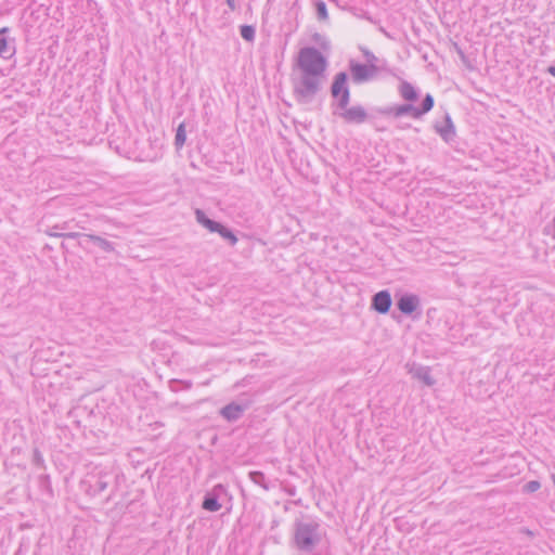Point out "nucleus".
Here are the masks:
<instances>
[{
    "label": "nucleus",
    "instance_id": "1",
    "mask_svg": "<svg viewBox=\"0 0 555 555\" xmlns=\"http://www.w3.org/2000/svg\"><path fill=\"white\" fill-rule=\"evenodd\" d=\"M296 66L300 74L292 78L294 95L299 103H310L322 89L327 60L317 48L305 47L298 52Z\"/></svg>",
    "mask_w": 555,
    "mask_h": 555
},
{
    "label": "nucleus",
    "instance_id": "2",
    "mask_svg": "<svg viewBox=\"0 0 555 555\" xmlns=\"http://www.w3.org/2000/svg\"><path fill=\"white\" fill-rule=\"evenodd\" d=\"M322 535L320 524L310 517L294 522L293 543L302 553H311L320 544Z\"/></svg>",
    "mask_w": 555,
    "mask_h": 555
},
{
    "label": "nucleus",
    "instance_id": "3",
    "mask_svg": "<svg viewBox=\"0 0 555 555\" xmlns=\"http://www.w3.org/2000/svg\"><path fill=\"white\" fill-rule=\"evenodd\" d=\"M331 95L335 100L332 104L334 115H336V112H344L349 107L351 93L346 72H339L334 76L331 85Z\"/></svg>",
    "mask_w": 555,
    "mask_h": 555
},
{
    "label": "nucleus",
    "instance_id": "4",
    "mask_svg": "<svg viewBox=\"0 0 555 555\" xmlns=\"http://www.w3.org/2000/svg\"><path fill=\"white\" fill-rule=\"evenodd\" d=\"M348 69L352 83L358 86L373 81L380 72V67H375L372 64H363L354 60H349Z\"/></svg>",
    "mask_w": 555,
    "mask_h": 555
},
{
    "label": "nucleus",
    "instance_id": "5",
    "mask_svg": "<svg viewBox=\"0 0 555 555\" xmlns=\"http://www.w3.org/2000/svg\"><path fill=\"white\" fill-rule=\"evenodd\" d=\"M413 102H408L401 105L386 106L378 109V113L384 116H392L395 118H399L405 115L411 116L414 119H420L418 107L412 104Z\"/></svg>",
    "mask_w": 555,
    "mask_h": 555
},
{
    "label": "nucleus",
    "instance_id": "6",
    "mask_svg": "<svg viewBox=\"0 0 555 555\" xmlns=\"http://www.w3.org/2000/svg\"><path fill=\"white\" fill-rule=\"evenodd\" d=\"M336 116L340 117L347 124H363L367 120L369 114L362 105H353L344 112H336Z\"/></svg>",
    "mask_w": 555,
    "mask_h": 555
},
{
    "label": "nucleus",
    "instance_id": "7",
    "mask_svg": "<svg viewBox=\"0 0 555 555\" xmlns=\"http://www.w3.org/2000/svg\"><path fill=\"white\" fill-rule=\"evenodd\" d=\"M391 304L392 299L389 291L384 289L373 295L371 308L380 314H386L389 312Z\"/></svg>",
    "mask_w": 555,
    "mask_h": 555
},
{
    "label": "nucleus",
    "instance_id": "8",
    "mask_svg": "<svg viewBox=\"0 0 555 555\" xmlns=\"http://www.w3.org/2000/svg\"><path fill=\"white\" fill-rule=\"evenodd\" d=\"M421 306V299L415 294H403L397 300V307L405 315H412Z\"/></svg>",
    "mask_w": 555,
    "mask_h": 555
},
{
    "label": "nucleus",
    "instance_id": "9",
    "mask_svg": "<svg viewBox=\"0 0 555 555\" xmlns=\"http://www.w3.org/2000/svg\"><path fill=\"white\" fill-rule=\"evenodd\" d=\"M225 489L222 485H217L212 488V490L205 494L202 507L209 512H217L221 508V504L219 503L220 493L224 492Z\"/></svg>",
    "mask_w": 555,
    "mask_h": 555
},
{
    "label": "nucleus",
    "instance_id": "10",
    "mask_svg": "<svg viewBox=\"0 0 555 555\" xmlns=\"http://www.w3.org/2000/svg\"><path fill=\"white\" fill-rule=\"evenodd\" d=\"M9 33V27H3L0 29V57L4 60L11 59L16 52L15 40L13 38H8L7 35Z\"/></svg>",
    "mask_w": 555,
    "mask_h": 555
},
{
    "label": "nucleus",
    "instance_id": "11",
    "mask_svg": "<svg viewBox=\"0 0 555 555\" xmlns=\"http://www.w3.org/2000/svg\"><path fill=\"white\" fill-rule=\"evenodd\" d=\"M245 410L246 405L238 404L233 401L221 408L219 414L228 422L233 423L238 421L243 416Z\"/></svg>",
    "mask_w": 555,
    "mask_h": 555
},
{
    "label": "nucleus",
    "instance_id": "12",
    "mask_svg": "<svg viewBox=\"0 0 555 555\" xmlns=\"http://www.w3.org/2000/svg\"><path fill=\"white\" fill-rule=\"evenodd\" d=\"M434 127L436 132L444 142L449 143L453 141L455 137V127L449 114H446L443 125L435 124Z\"/></svg>",
    "mask_w": 555,
    "mask_h": 555
},
{
    "label": "nucleus",
    "instance_id": "13",
    "mask_svg": "<svg viewBox=\"0 0 555 555\" xmlns=\"http://www.w3.org/2000/svg\"><path fill=\"white\" fill-rule=\"evenodd\" d=\"M398 91L400 96L406 102H415L420 95L415 87L405 80L401 81Z\"/></svg>",
    "mask_w": 555,
    "mask_h": 555
},
{
    "label": "nucleus",
    "instance_id": "14",
    "mask_svg": "<svg viewBox=\"0 0 555 555\" xmlns=\"http://www.w3.org/2000/svg\"><path fill=\"white\" fill-rule=\"evenodd\" d=\"M410 373L414 378L422 380L427 386H433L435 379L430 375V370L427 366H415L410 370Z\"/></svg>",
    "mask_w": 555,
    "mask_h": 555
},
{
    "label": "nucleus",
    "instance_id": "15",
    "mask_svg": "<svg viewBox=\"0 0 555 555\" xmlns=\"http://www.w3.org/2000/svg\"><path fill=\"white\" fill-rule=\"evenodd\" d=\"M108 478H109V475L106 473L99 474V476L94 480V483L90 485L91 494L99 495V494L103 493L109 485Z\"/></svg>",
    "mask_w": 555,
    "mask_h": 555
},
{
    "label": "nucleus",
    "instance_id": "16",
    "mask_svg": "<svg viewBox=\"0 0 555 555\" xmlns=\"http://www.w3.org/2000/svg\"><path fill=\"white\" fill-rule=\"evenodd\" d=\"M195 219L201 225L211 233H215V230H218L219 228V222L208 218L202 209H195Z\"/></svg>",
    "mask_w": 555,
    "mask_h": 555
},
{
    "label": "nucleus",
    "instance_id": "17",
    "mask_svg": "<svg viewBox=\"0 0 555 555\" xmlns=\"http://www.w3.org/2000/svg\"><path fill=\"white\" fill-rule=\"evenodd\" d=\"M86 240L91 241L93 244H95L98 247H100L105 253H113L115 251L114 243L107 241L106 238L95 235V234H85Z\"/></svg>",
    "mask_w": 555,
    "mask_h": 555
},
{
    "label": "nucleus",
    "instance_id": "18",
    "mask_svg": "<svg viewBox=\"0 0 555 555\" xmlns=\"http://www.w3.org/2000/svg\"><path fill=\"white\" fill-rule=\"evenodd\" d=\"M223 240H225L231 246L237 243V237L232 230L219 222L218 230H215Z\"/></svg>",
    "mask_w": 555,
    "mask_h": 555
},
{
    "label": "nucleus",
    "instance_id": "19",
    "mask_svg": "<svg viewBox=\"0 0 555 555\" xmlns=\"http://www.w3.org/2000/svg\"><path fill=\"white\" fill-rule=\"evenodd\" d=\"M248 477L254 483L260 486L263 490L268 491L270 489V486L267 482L266 476L262 472L251 470L249 472Z\"/></svg>",
    "mask_w": 555,
    "mask_h": 555
},
{
    "label": "nucleus",
    "instance_id": "20",
    "mask_svg": "<svg viewBox=\"0 0 555 555\" xmlns=\"http://www.w3.org/2000/svg\"><path fill=\"white\" fill-rule=\"evenodd\" d=\"M435 105V100H434V96L430 94V93H427L423 101H422V104L421 106H417L418 107V112L420 113V116L422 117L423 115L427 114L429 111H431V108L434 107Z\"/></svg>",
    "mask_w": 555,
    "mask_h": 555
},
{
    "label": "nucleus",
    "instance_id": "21",
    "mask_svg": "<svg viewBox=\"0 0 555 555\" xmlns=\"http://www.w3.org/2000/svg\"><path fill=\"white\" fill-rule=\"evenodd\" d=\"M193 386V383L191 380H182V379H171L170 380V389L172 391H180V390H189Z\"/></svg>",
    "mask_w": 555,
    "mask_h": 555
},
{
    "label": "nucleus",
    "instance_id": "22",
    "mask_svg": "<svg viewBox=\"0 0 555 555\" xmlns=\"http://www.w3.org/2000/svg\"><path fill=\"white\" fill-rule=\"evenodd\" d=\"M240 34L244 40L251 42L255 39L256 29L251 25H242L240 27Z\"/></svg>",
    "mask_w": 555,
    "mask_h": 555
},
{
    "label": "nucleus",
    "instance_id": "23",
    "mask_svg": "<svg viewBox=\"0 0 555 555\" xmlns=\"http://www.w3.org/2000/svg\"><path fill=\"white\" fill-rule=\"evenodd\" d=\"M185 140H186L185 127H184V124H180L177 129L176 137H175L176 147L181 149L184 145Z\"/></svg>",
    "mask_w": 555,
    "mask_h": 555
},
{
    "label": "nucleus",
    "instance_id": "24",
    "mask_svg": "<svg viewBox=\"0 0 555 555\" xmlns=\"http://www.w3.org/2000/svg\"><path fill=\"white\" fill-rule=\"evenodd\" d=\"M315 12L319 21H327L328 20V13L326 3L322 0H319L315 2Z\"/></svg>",
    "mask_w": 555,
    "mask_h": 555
},
{
    "label": "nucleus",
    "instance_id": "25",
    "mask_svg": "<svg viewBox=\"0 0 555 555\" xmlns=\"http://www.w3.org/2000/svg\"><path fill=\"white\" fill-rule=\"evenodd\" d=\"M33 464L40 469H46V463H44L43 455L37 448L34 449V452H33Z\"/></svg>",
    "mask_w": 555,
    "mask_h": 555
},
{
    "label": "nucleus",
    "instance_id": "26",
    "mask_svg": "<svg viewBox=\"0 0 555 555\" xmlns=\"http://www.w3.org/2000/svg\"><path fill=\"white\" fill-rule=\"evenodd\" d=\"M362 53H363V56L365 59V64H372L374 65L375 67H380L379 66V59L370 50L367 49H362Z\"/></svg>",
    "mask_w": 555,
    "mask_h": 555
},
{
    "label": "nucleus",
    "instance_id": "27",
    "mask_svg": "<svg viewBox=\"0 0 555 555\" xmlns=\"http://www.w3.org/2000/svg\"><path fill=\"white\" fill-rule=\"evenodd\" d=\"M85 234L86 233H79V232H74V231L63 232L62 234H52L51 232H48L49 236L65 237V238H86Z\"/></svg>",
    "mask_w": 555,
    "mask_h": 555
},
{
    "label": "nucleus",
    "instance_id": "28",
    "mask_svg": "<svg viewBox=\"0 0 555 555\" xmlns=\"http://www.w3.org/2000/svg\"><path fill=\"white\" fill-rule=\"evenodd\" d=\"M540 488H541L540 481L530 480L524 486L522 490L526 493H533V492L538 491Z\"/></svg>",
    "mask_w": 555,
    "mask_h": 555
},
{
    "label": "nucleus",
    "instance_id": "29",
    "mask_svg": "<svg viewBox=\"0 0 555 555\" xmlns=\"http://www.w3.org/2000/svg\"><path fill=\"white\" fill-rule=\"evenodd\" d=\"M72 221H65L61 224H55L52 229H57V230H72Z\"/></svg>",
    "mask_w": 555,
    "mask_h": 555
},
{
    "label": "nucleus",
    "instance_id": "30",
    "mask_svg": "<svg viewBox=\"0 0 555 555\" xmlns=\"http://www.w3.org/2000/svg\"><path fill=\"white\" fill-rule=\"evenodd\" d=\"M40 482L42 486H46L47 489L51 490V487H50V476L49 475H44L40 478Z\"/></svg>",
    "mask_w": 555,
    "mask_h": 555
},
{
    "label": "nucleus",
    "instance_id": "31",
    "mask_svg": "<svg viewBox=\"0 0 555 555\" xmlns=\"http://www.w3.org/2000/svg\"><path fill=\"white\" fill-rule=\"evenodd\" d=\"M228 7L230 8L231 11H234L236 10V4H235V1L234 0H225Z\"/></svg>",
    "mask_w": 555,
    "mask_h": 555
},
{
    "label": "nucleus",
    "instance_id": "32",
    "mask_svg": "<svg viewBox=\"0 0 555 555\" xmlns=\"http://www.w3.org/2000/svg\"><path fill=\"white\" fill-rule=\"evenodd\" d=\"M546 72H547L550 75H552V76H554V77H555V66H548V67H547V69H546Z\"/></svg>",
    "mask_w": 555,
    "mask_h": 555
},
{
    "label": "nucleus",
    "instance_id": "33",
    "mask_svg": "<svg viewBox=\"0 0 555 555\" xmlns=\"http://www.w3.org/2000/svg\"><path fill=\"white\" fill-rule=\"evenodd\" d=\"M53 229L49 230L48 232H51L52 234H62L63 232L52 231Z\"/></svg>",
    "mask_w": 555,
    "mask_h": 555
},
{
    "label": "nucleus",
    "instance_id": "34",
    "mask_svg": "<svg viewBox=\"0 0 555 555\" xmlns=\"http://www.w3.org/2000/svg\"><path fill=\"white\" fill-rule=\"evenodd\" d=\"M553 227H554V237H555V217L553 219Z\"/></svg>",
    "mask_w": 555,
    "mask_h": 555
},
{
    "label": "nucleus",
    "instance_id": "35",
    "mask_svg": "<svg viewBox=\"0 0 555 555\" xmlns=\"http://www.w3.org/2000/svg\"><path fill=\"white\" fill-rule=\"evenodd\" d=\"M551 478H552V481H553V482H554V485H555V473L552 475V477H551Z\"/></svg>",
    "mask_w": 555,
    "mask_h": 555
}]
</instances>
